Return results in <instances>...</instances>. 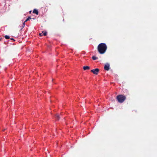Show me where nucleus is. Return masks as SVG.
<instances>
[{
    "mask_svg": "<svg viewBox=\"0 0 157 157\" xmlns=\"http://www.w3.org/2000/svg\"><path fill=\"white\" fill-rule=\"evenodd\" d=\"M107 48V46L106 44L101 43L99 44L98 49L99 52L101 54H104L106 51Z\"/></svg>",
    "mask_w": 157,
    "mask_h": 157,
    "instance_id": "1",
    "label": "nucleus"
},
{
    "mask_svg": "<svg viewBox=\"0 0 157 157\" xmlns=\"http://www.w3.org/2000/svg\"><path fill=\"white\" fill-rule=\"evenodd\" d=\"M117 98L119 102L122 103L125 100L126 98L122 95H119L117 97Z\"/></svg>",
    "mask_w": 157,
    "mask_h": 157,
    "instance_id": "2",
    "label": "nucleus"
},
{
    "mask_svg": "<svg viewBox=\"0 0 157 157\" xmlns=\"http://www.w3.org/2000/svg\"><path fill=\"white\" fill-rule=\"evenodd\" d=\"M99 71V70L98 68L92 70L91 71V72H93L94 74L95 75H97Z\"/></svg>",
    "mask_w": 157,
    "mask_h": 157,
    "instance_id": "3",
    "label": "nucleus"
},
{
    "mask_svg": "<svg viewBox=\"0 0 157 157\" xmlns=\"http://www.w3.org/2000/svg\"><path fill=\"white\" fill-rule=\"evenodd\" d=\"M104 69L105 70L108 71L109 69V65L108 63H107L105 65Z\"/></svg>",
    "mask_w": 157,
    "mask_h": 157,
    "instance_id": "4",
    "label": "nucleus"
},
{
    "mask_svg": "<svg viewBox=\"0 0 157 157\" xmlns=\"http://www.w3.org/2000/svg\"><path fill=\"white\" fill-rule=\"evenodd\" d=\"M90 68V67L89 66H85L83 67V69L84 70H89Z\"/></svg>",
    "mask_w": 157,
    "mask_h": 157,
    "instance_id": "5",
    "label": "nucleus"
},
{
    "mask_svg": "<svg viewBox=\"0 0 157 157\" xmlns=\"http://www.w3.org/2000/svg\"><path fill=\"white\" fill-rule=\"evenodd\" d=\"M33 13H35L36 14H38V11L37 10L35 9L33 10Z\"/></svg>",
    "mask_w": 157,
    "mask_h": 157,
    "instance_id": "6",
    "label": "nucleus"
},
{
    "mask_svg": "<svg viewBox=\"0 0 157 157\" xmlns=\"http://www.w3.org/2000/svg\"><path fill=\"white\" fill-rule=\"evenodd\" d=\"M92 58L94 60H95L98 59V58L95 57V56H93Z\"/></svg>",
    "mask_w": 157,
    "mask_h": 157,
    "instance_id": "7",
    "label": "nucleus"
},
{
    "mask_svg": "<svg viewBox=\"0 0 157 157\" xmlns=\"http://www.w3.org/2000/svg\"><path fill=\"white\" fill-rule=\"evenodd\" d=\"M31 19V18L30 17H29L25 21V22H26L27 21H29L30 19Z\"/></svg>",
    "mask_w": 157,
    "mask_h": 157,
    "instance_id": "8",
    "label": "nucleus"
},
{
    "mask_svg": "<svg viewBox=\"0 0 157 157\" xmlns=\"http://www.w3.org/2000/svg\"><path fill=\"white\" fill-rule=\"evenodd\" d=\"M5 38L6 39H9L10 38V37L8 36H7V35H6L5 36Z\"/></svg>",
    "mask_w": 157,
    "mask_h": 157,
    "instance_id": "9",
    "label": "nucleus"
},
{
    "mask_svg": "<svg viewBox=\"0 0 157 157\" xmlns=\"http://www.w3.org/2000/svg\"><path fill=\"white\" fill-rule=\"evenodd\" d=\"M56 117L57 119L59 120V116L57 114L56 116Z\"/></svg>",
    "mask_w": 157,
    "mask_h": 157,
    "instance_id": "10",
    "label": "nucleus"
},
{
    "mask_svg": "<svg viewBox=\"0 0 157 157\" xmlns=\"http://www.w3.org/2000/svg\"><path fill=\"white\" fill-rule=\"evenodd\" d=\"M43 33H44V32H42V33H39V35L40 36H42L43 35Z\"/></svg>",
    "mask_w": 157,
    "mask_h": 157,
    "instance_id": "11",
    "label": "nucleus"
},
{
    "mask_svg": "<svg viewBox=\"0 0 157 157\" xmlns=\"http://www.w3.org/2000/svg\"><path fill=\"white\" fill-rule=\"evenodd\" d=\"M25 22H24V23H23V25H22V27L23 28H24V26H25Z\"/></svg>",
    "mask_w": 157,
    "mask_h": 157,
    "instance_id": "12",
    "label": "nucleus"
},
{
    "mask_svg": "<svg viewBox=\"0 0 157 157\" xmlns=\"http://www.w3.org/2000/svg\"><path fill=\"white\" fill-rule=\"evenodd\" d=\"M47 34V33L46 32H44L43 33V35H44V36H46Z\"/></svg>",
    "mask_w": 157,
    "mask_h": 157,
    "instance_id": "13",
    "label": "nucleus"
},
{
    "mask_svg": "<svg viewBox=\"0 0 157 157\" xmlns=\"http://www.w3.org/2000/svg\"><path fill=\"white\" fill-rule=\"evenodd\" d=\"M1 40V38H0V40Z\"/></svg>",
    "mask_w": 157,
    "mask_h": 157,
    "instance_id": "14",
    "label": "nucleus"
}]
</instances>
